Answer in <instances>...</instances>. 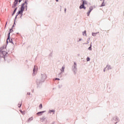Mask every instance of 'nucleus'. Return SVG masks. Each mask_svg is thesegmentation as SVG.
Instances as JSON below:
<instances>
[{
    "label": "nucleus",
    "mask_w": 124,
    "mask_h": 124,
    "mask_svg": "<svg viewBox=\"0 0 124 124\" xmlns=\"http://www.w3.org/2000/svg\"><path fill=\"white\" fill-rule=\"evenodd\" d=\"M10 33L9 32L8 34V37L7 38V42H11L12 43H13V40L10 39Z\"/></svg>",
    "instance_id": "nucleus-3"
},
{
    "label": "nucleus",
    "mask_w": 124,
    "mask_h": 124,
    "mask_svg": "<svg viewBox=\"0 0 124 124\" xmlns=\"http://www.w3.org/2000/svg\"><path fill=\"white\" fill-rule=\"evenodd\" d=\"M22 0H19V2L20 3Z\"/></svg>",
    "instance_id": "nucleus-26"
},
{
    "label": "nucleus",
    "mask_w": 124,
    "mask_h": 124,
    "mask_svg": "<svg viewBox=\"0 0 124 124\" xmlns=\"http://www.w3.org/2000/svg\"><path fill=\"white\" fill-rule=\"evenodd\" d=\"M27 94H31V93H28Z\"/></svg>",
    "instance_id": "nucleus-28"
},
{
    "label": "nucleus",
    "mask_w": 124,
    "mask_h": 124,
    "mask_svg": "<svg viewBox=\"0 0 124 124\" xmlns=\"http://www.w3.org/2000/svg\"><path fill=\"white\" fill-rule=\"evenodd\" d=\"M87 62H89V61H90V57H87Z\"/></svg>",
    "instance_id": "nucleus-18"
},
{
    "label": "nucleus",
    "mask_w": 124,
    "mask_h": 124,
    "mask_svg": "<svg viewBox=\"0 0 124 124\" xmlns=\"http://www.w3.org/2000/svg\"><path fill=\"white\" fill-rule=\"evenodd\" d=\"M89 50H92V45H91V46H89Z\"/></svg>",
    "instance_id": "nucleus-19"
},
{
    "label": "nucleus",
    "mask_w": 124,
    "mask_h": 124,
    "mask_svg": "<svg viewBox=\"0 0 124 124\" xmlns=\"http://www.w3.org/2000/svg\"><path fill=\"white\" fill-rule=\"evenodd\" d=\"M89 9H90L89 11H88V13H87V16H90L92 10H93V6H91V7L89 8Z\"/></svg>",
    "instance_id": "nucleus-5"
},
{
    "label": "nucleus",
    "mask_w": 124,
    "mask_h": 124,
    "mask_svg": "<svg viewBox=\"0 0 124 124\" xmlns=\"http://www.w3.org/2000/svg\"><path fill=\"white\" fill-rule=\"evenodd\" d=\"M56 1H58V0H56Z\"/></svg>",
    "instance_id": "nucleus-31"
},
{
    "label": "nucleus",
    "mask_w": 124,
    "mask_h": 124,
    "mask_svg": "<svg viewBox=\"0 0 124 124\" xmlns=\"http://www.w3.org/2000/svg\"><path fill=\"white\" fill-rule=\"evenodd\" d=\"M12 31H13V30L12 29H11L10 30H9V32H10V34H11V32Z\"/></svg>",
    "instance_id": "nucleus-17"
},
{
    "label": "nucleus",
    "mask_w": 124,
    "mask_h": 124,
    "mask_svg": "<svg viewBox=\"0 0 124 124\" xmlns=\"http://www.w3.org/2000/svg\"><path fill=\"white\" fill-rule=\"evenodd\" d=\"M20 112L22 114H25V112H23V111H20Z\"/></svg>",
    "instance_id": "nucleus-22"
},
{
    "label": "nucleus",
    "mask_w": 124,
    "mask_h": 124,
    "mask_svg": "<svg viewBox=\"0 0 124 124\" xmlns=\"http://www.w3.org/2000/svg\"><path fill=\"white\" fill-rule=\"evenodd\" d=\"M52 112H55V111L50 110L49 113H51Z\"/></svg>",
    "instance_id": "nucleus-23"
},
{
    "label": "nucleus",
    "mask_w": 124,
    "mask_h": 124,
    "mask_svg": "<svg viewBox=\"0 0 124 124\" xmlns=\"http://www.w3.org/2000/svg\"><path fill=\"white\" fill-rule=\"evenodd\" d=\"M64 69H65L64 66L62 67V69H61V71L63 72V71H64Z\"/></svg>",
    "instance_id": "nucleus-11"
},
{
    "label": "nucleus",
    "mask_w": 124,
    "mask_h": 124,
    "mask_svg": "<svg viewBox=\"0 0 124 124\" xmlns=\"http://www.w3.org/2000/svg\"><path fill=\"white\" fill-rule=\"evenodd\" d=\"M37 70V67H36V66H34L33 68V73H35V72H36Z\"/></svg>",
    "instance_id": "nucleus-7"
},
{
    "label": "nucleus",
    "mask_w": 124,
    "mask_h": 124,
    "mask_svg": "<svg viewBox=\"0 0 124 124\" xmlns=\"http://www.w3.org/2000/svg\"><path fill=\"white\" fill-rule=\"evenodd\" d=\"M7 24V22H6V23L5 26H6Z\"/></svg>",
    "instance_id": "nucleus-29"
},
{
    "label": "nucleus",
    "mask_w": 124,
    "mask_h": 124,
    "mask_svg": "<svg viewBox=\"0 0 124 124\" xmlns=\"http://www.w3.org/2000/svg\"><path fill=\"white\" fill-rule=\"evenodd\" d=\"M55 80H58L60 81V78H55Z\"/></svg>",
    "instance_id": "nucleus-21"
},
{
    "label": "nucleus",
    "mask_w": 124,
    "mask_h": 124,
    "mask_svg": "<svg viewBox=\"0 0 124 124\" xmlns=\"http://www.w3.org/2000/svg\"><path fill=\"white\" fill-rule=\"evenodd\" d=\"M28 8V3L27 2V1L26 0L25 2L24 3H23V4H22V5H21V10H19L18 12V15H19L20 14H23V12L24 11V10H25V8H26V9H27Z\"/></svg>",
    "instance_id": "nucleus-1"
},
{
    "label": "nucleus",
    "mask_w": 124,
    "mask_h": 124,
    "mask_svg": "<svg viewBox=\"0 0 124 124\" xmlns=\"http://www.w3.org/2000/svg\"><path fill=\"white\" fill-rule=\"evenodd\" d=\"M101 6H105V2H104V1L103 2V3H102Z\"/></svg>",
    "instance_id": "nucleus-15"
},
{
    "label": "nucleus",
    "mask_w": 124,
    "mask_h": 124,
    "mask_svg": "<svg viewBox=\"0 0 124 124\" xmlns=\"http://www.w3.org/2000/svg\"><path fill=\"white\" fill-rule=\"evenodd\" d=\"M33 117H30L28 119V122H31V120H33Z\"/></svg>",
    "instance_id": "nucleus-8"
},
{
    "label": "nucleus",
    "mask_w": 124,
    "mask_h": 124,
    "mask_svg": "<svg viewBox=\"0 0 124 124\" xmlns=\"http://www.w3.org/2000/svg\"><path fill=\"white\" fill-rule=\"evenodd\" d=\"M16 10H17V7H16L15 8V10H14V12H13V15H14V14H15V12H16Z\"/></svg>",
    "instance_id": "nucleus-12"
},
{
    "label": "nucleus",
    "mask_w": 124,
    "mask_h": 124,
    "mask_svg": "<svg viewBox=\"0 0 124 124\" xmlns=\"http://www.w3.org/2000/svg\"><path fill=\"white\" fill-rule=\"evenodd\" d=\"M45 77H46V76H44Z\"/></svg>",
    "instance_id": "nucleus-32"
},
{
    "label": "nucleus",
    "mask_w": 124,
    "mask_h": 124,
    "mask_svg": "<svg viewBox=\"0 0 124 124\" xmlns=\"http://www.w3.org/2000/svg\"><path fill=\"white\" fill-rule=\"evenodd\" d=\"M7 54L6 47H0V57L4 56Z\"/></svg>",
    "instance_id": "nucleus-2"
},
{
    "label": "nucleus",
    "mask_w": 124,
    "mask_h": 124,
    "mask_svg": "<svg viewBox=\"0 0 124 124\" xmlns=\"http://www.w3.org/2000/svg\"><path fill=\"white\" fill-rule=\"evenodd\" d=\"M45 111H42V112H38V113H37V115H41L42 114V113H44Z\"/></svg>",
    "instance_id": "nucleus-9"
},
{
    "label": "nucleus",
    "mask_w": 124,
    "mask_h": 124,
    "mask_svg": "<svg viewBox=\"0 0 124 124\" xmlns=\"http://www.w3.org/2000/svg\"><path fill=\"white\" fill-rule=\"evenodd\" d=\"M83 9H86V7H85L84 5H83Z\"/></svg>",
    "instance_id": "nucleus-24"
},
{
    "label": "nucleus",
    "mask_w": 124,
    "mask_h": 124,
    "mask_svg": "<svg viewBox=\"0 0 124 124\" xmlns=\"http://www.w3.org/2000/svg\"><path fill=\"white\" fill-rule=\"evenodd\" d=\"M21 105H22V103H19V104H18V108H21Z\"/></svg>",
    "instance_id": "nucleus-14"
},
{
    "label": "nucleus",
    "mask_w": 124,
    "mask_h": 124,
    "mask_svg": "<svg viewBox=\"0 0 124 124\" xmlns=\"http://www.w3.org/2000/svg\"><path fill=\"white\" fill-rule=\"evenodd\" d=\"M96 34H97V33H92L93 36H96Z\"/></svg>",
    "instance_id": "nucleus-16"
},
{
    "label": "nucleus",
    "mask_w": 124,
    "mask_h": 124,
    "mask_svg": "<svg viewBox=\"0 0 124 124\" xmlns=\"http://www.w3.org/2000/svg\"><path fill=\"white\" fill-rule=\"evenodd\" d=\"M64 11H65V12H66V8H65V9H64Z\"/></svg>",
    "instance_id": "nucleus-27"
},
{
    "label": "nucleus",
    "mask_w": 124,
    "mask_h": 124,
    "mask_svg": "<svg viewBox=\"0 0 124 124\" xmlns=\"http://www.w3.org/2000/svg\"><path fill=\"white\" fill-rule=\"evenodd\" d=\"M43 108V105L42 104V103H41V104H40V106H39V108Z\"/></svg>",
    "instance_id": "nucleus-13"
},
{
    "label": "nucleus",
    "mask_w": 124,
    "mask_h": 124,
    "mask_svg": "<svg viewBox=\"0 0 124 124\" xmlns=\"http://www.w3.org/2000/svg\"><path fill=\"white\" fill-rule=\"evenodd\" d=\"M83 1L84 2V5L85 4H87V2L86 1V0H83Z\"/></svg>",
    "instance_id": "nucleus-20"
},
{
    "label": "nucleus",
    "mask_w": 124,
    "mask_h": 124,
    "mask_svg": "<svg viewBox=\"0 0 124 124\" xmlns=\"http://www.w3.org/2000/svg\"><path fill=\"white\" fill-rule=\"evenodd\" d=\"M74 65H75V66H77L76 62H74Z\"/></svg>",
    "instance_id": "nucleus-25"
},
{
    "label": "nucleus",
    "mask_w": 124,
    "mask_h": 124,
    "mask_svg": "<svg viewBox=\"0 0 124 124\" xmlns=\"http://www.w3.org/2000/svg\"><path fill=\"white\" fill-rule=\"evenodd\" d=\"M84 0H83V3L82 5H80V6H79L80 9H82V8H84Z\"/></svg>",
    "instance_id": "nucleus-6"
},
{
    "label": "nucleus",
    "mask_w": 124,
    "mask_h": 124,
    "mask_svg": "<svg viewBox=\"0 0 124 124\" xmlns=\"http://www.w3.org/2000/svg\"><path fill=\"white\" fill-rule=\"evenodd\" d=\"M83 35L84 36H85V35H86V36H87L86 31H83Z\"/></svg>",
    "instance_id": "nucleus-10"
},
{
    "label": "nucleus",
    "mask_w": 124,
    "mask_h": 124,
    "mask_svg": "<svg viewBox=\"0 0 124 124\" xmlns=\"http://www.w3.org/2000/svg\"><path fill=\"white\" fill-rule=\"evenodd\" d=\"M18 0H15V2H14V4L12 5V7L13 8H15L16 7V6H17V4H18Z\"/></svg>",
    "instance_id": "nucleus-4"
},
{
    "label": "nucleus",
    "mask_w": 124,
    "mask_h": 124,
    "mask_svg": "<svg viewBox=\"0 0 124 124\" xmlns=\"http://www.w3.org/2000/svg\"><path fill=\"white\" fill-rule=\"evenodd\" d=\"M104 71H105V69H104Z\"/></svg>",
    "instance_id": "nucleus-30"
}]
</instances>
